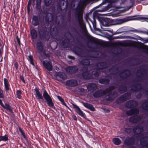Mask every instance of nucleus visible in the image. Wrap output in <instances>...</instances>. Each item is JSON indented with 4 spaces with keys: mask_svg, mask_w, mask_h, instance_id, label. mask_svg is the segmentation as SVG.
I'll list each match as a JSON object with an SVG mask.
<instances>
[{
    "mask_svg": "<svg viewBox=\"0 0 148 148\" xmlns=\"http://www.w3.org/2000/svg\"><path fill=\"white\" fill-rule=\"evenodd\" d=\"M34 90L36 92L35 96L38 99H41L42 100L43 99L42 95L41 93L39 91V89L38 88H36L34 89Z\"/></svg>",
    "mask_w": 148,
    "mask_h": 148,
    "instance_id": "nucleus-26",
    "label": "nucleus"
},
{
    "mask_svg": "<svg viewBox=\"0 0 148 148\" xmlns=\"http://www.w3.org/2000/svg\"><path fill=\"white\" fill-rule=\"evenodd\" d=\"M135 139L133 137H130L125 139L124 141L125 144L127 145L132 146L135 144Z\"/></svg>",
    "mask_w": 148,
    "mask_h": 148,
    "instance_id": "nucleus-13",
    "label": "nucleus"
},
{
    "mask_svg": "<svg viewBox=\"0 0 148 148\" xmlns=\"http://www.w3.org/2000/svg\"><path fill=\"white\" fill-rule=\"evenodd\" d=\"M139 112L138 109L137 108L131 109L127 111L126 113L128 115H132L133 114H137Z\"/></svg>",
    "mask_w": 148,
    "mask_h": 148,
    "instance_id": "nucleus-24",
    "label": "nucleus"
},
{
    "mask_svg": "<svg viewBox=\"0 0 148 148\" xmlns=\"http://www.w3.org/2000/svg\"><path fill=\"white\" fill-rule=\"evenodd\" d=\"M43 89V97L47 102L48 106L52 108H55L54 103L52 99L48 94L45 89Z\"/></svg>",
    "mask_w": 148,
    "mask_h": 148,
    "instance_id": "nucleus-6",
    "label": "nucleus"
},
{
    "mask_svg": "<svg viewBox=\"0 0 148 148\" xmlns=\"http://www.w3.org/2000/svg\"><path fill=\"white\" fill-rule=\"evenodd\" d=\"M65 2V1L64 0H59L58 5L60 6V9L61 10H62L61 7L62 6H64Z\"/></svg>",
    "mask_w": 148,
    "mask_h": 148,
    "instance_id": "nucleus-41",
    "label": "nucleus"
},
{
    "mask_svg": "<svg viewBox=\"0 0 148 148\" xmlns=\"http://www.w3.org/2000/svg\"><path fill=\"white\" fill-rule=\"evenodd\" d=\"M80 63L82 65L85 66L90 65V62L89 59H84L82 60Z\"/></svg>",
    "mask_w": 148,
    "mask_h": 148,
    "instance_id": "nucleus-35",
    "label": "nucleus"
},
{
    "mask_svg": "<svg viewBox=\"0 0 148 148\" xmlns=\"http://www.w3.org/2000/svg\"><path fill=\"white\" fill-rule=\"evenodd\" d=\"M52 0H45L44 3L46 6H48L51 4Z\"/></svg>",
    "mask_w": 148,
    "mask_h": 148,
    "instance_id": "nucleus-45",
    "label": "nucleus"
},
{
    "mask_svg": "<svg viewBox=\"0 0 148 148\" xmlns=\"http://www.w3.org/2000/svg\"><path fill=\"white\" fill-rule=\"evenodd\" d=\"M125 105L126 108H131L137 107L138 105V103L136 101L130 100L126 102Z\"/></svg>",
    "mask_w": 148,
    "mask_h": 148,
    "instance_id": "nucleus-12",
    "label": "nucleus"
},
{
    "mask_svg": "<svg viewBox=\"0 0 148 148\" xmlns=\"http://www.w3.org/2000/svg\"><path fill=\"white\" fill-rule=\"evenodd\" d=\"M97 88V85L94 83H90L88 84L87 86V89L88 91L90 92H93L96 90Z\"/></svg>",
    "mask_w": 148,
    "mask_h": 148,
    "instance_id": "nucleus-19",
    "label": "nucleus"
},
{
    "mask_svg": "<svg viewBox=\"0 0 148 148\" xmlns=\"http://www.w3.org/2000/svg\"><path fill=\"white\" fill-rule=\"evenodd\" d=\"M142 97V94L140 92L138 93L136 96V98L138 99H140Z\"/></svg>",
    "mask_w": 148,
    "mask_h": 148,
    "instance_id": "nucleus-50",
    "label": "nucleus"
},
{
    "mask_svg": "<svg viewBox=\"0 0 148 148\" xmlns=\"http://www.w3.org/2000/svg\"><path fill=\"white\" fill-rule=\"evenodd\" d=\"M3 47L0 48V56H2L3 52Z\"/></svg>",
    "mask_w": 148,
    "mask_h": 148,
    "instance_id": "nucleus-57",
    "label": "nucleus"
},
{
    "mask_svg": "<svg viewBox=\"0 0 148 148\" xmlns=\"http://www.w3.org/2000/svg\"><path fill=\"white\" fill-rule=\"evenodd\" d=\"M88 43L95 45L97 47H108L111 45V43L109 44L107 42L101 41L98 39L92 36H89L87 37Z\"/></svg>",
    "mask_w": 148,
    "mask_h": 148,
    "instance_id": "nucleus-3",
    "label": "nucleus"
},
{
    "mask_svg": "<svg viewBox=\"0 0 148 148\" xmlns=\"http://www.w3.org/2000/svg\"><path fill=\"white\" fill-rule=\"evenodd\" d=\"M74 108L76 112L80 116L84 117L85 116V114L81 110L80 108L77 105L74 103H72Z\"/></svg>",
    "mask_w": 148,
    "mask_h": 148,
    "instance_id": "nucleus-23",
    "label": "nucleus"
},
{
    "mask_svg": "<svg viewBox=\"0 0 148 148\" xmlns=\"http://www.w3.org/2000/svg\"><path fill=\"white\" fill-rule=\"evenodd\" d=\"M140 116L136 115L130 117L129 118V121L131 123H135L140 121Z\"/></svg>",
    "mask_w": 148,
    "mask_h": 148,
    "instance_id": "nucleus-21",
    "label": "nucleus"
},
{
    "mask_svg": "<svg viewBox=\"0 0 148 148\" xmlns=\"http://www.w3.org/2000/svg\"><path fill=\"white\" fill-rule=\"evenodd\" d=\"M66 85L71 87L76 86L78 85L77 82L76 80L73 79L67 80L66 82Z\"/></svg>",
    "mask_w": 148,
    "mask_h": 148,
    "instance_id": "nucleus-16",
    "label": "nucleus"
},
{
    "mask_svg": "<svg viewBox=\"0 0 148 148\" xmlns=\"http://www.w3.org/2000/svg\"><path fill=\"white\" fill-rule=\"evenodd\" d=\"M22 92L21 90H18L16 92V95L17 97L19 99H21V98Z\"/></svg>",
    "mask_w": 148,
    "mask_h": 148,
    "instance_id": "nucleus-42",
    "label": "nucleus"
},
{
    "mask_svg": "<svg viewBox=\"0 0 148 148\" xmlns=\"http://www.w3.org/2000/svg\"><path fill=\"white\" fill-rule=\"evenodd\" d=\"M85 19L86 20V21H87V20L88 19L90 21L91 20L89 18V16L88 15H86L85 16Z\"/></svg>",
    "mask_w": 148,
    "mask_h": 148,
    "instance_id": "nucleus-58",
    "label": "nucleus"
},
{
    "mask_svg": "<svg viewBox=\"0 0 148 148\" xmlns=\"http://www.w3.org/2000/svg\"><path fill=\"white\" fill-rule=\"evenodd\" d=\"M131 71L128 69L123 70L119 74V75L121 80H124L129 77L131 75Z\"/></svg>",
    "mask_w": 148,
    "mask_h": 148,
    "instance_id": "nucleus-8",
    "label": "nucleus"
},
{
    "mask_svg": "<svg viewBox=\"0 0 148 148\" xmlns=\"http://www.w3.org/2000/svg\"><path fill=\"white\" fill-rule=\"evenodd\" d=\"M69 43L70 40L68 38H65L62 42V44L64 48L67 47L69 44Z\"/></svg>",
    "mask_w": 148,
    "mask_h": 148,
    "instance_id": "nucleus-33",
    "label": "nucleus"
},
{
    "mask_svg": "<svg viewBox=\"0 0 148 148\" xmlns=\"http://www.w3.org/2000/svg\"><path fill=\"white\" fill-rule=\"evenodd\" d=\"M30 33L31 36V39L33 41L37 38V33L36 30L35 29H32L31 30Z\"/></svg>",
    "mask_w": 148,
    "mask_h": 148,
    "instance_id": "nucleus-28",
    "label": "nucleus"
},
{
    "mask_svg": "<svg viewBox=\"0 0 148 148\" xmlns=\"http://www.w3.org/2000/svg\"><path fill=\"white\" fill-rule=\"evenodd\" d=\"M63 104V105L65 106H66L67 108H68L69 109V107L67 106L66 105V103L64 102H64H62Z\"/></svg>",
    "mask_w": 148,
    "mask_h": 148,
    "instance_id": "nucleus-60",
    "label": "nucleus"
},
{
    "mask_svg": "<svg viewBox=\"0 0 148 148\" xmlns=\"http://www.w3.org/2000/svg\"><path fill=\"white\" fill-rule=\"evenodd\" d=\"M14 68H15L16 70H17L18 68L19 65L17 62H16L14 63Z\"/></svg>",
    "mask_w": 148,
    "mask_h": 148,
    "instance_id": "nucleus-51",
    "label": "nucleus"
},
{
    "mask_svg": "<svg viewBox=\"0 0 148 148\" xmlns=\"http://www.w3.org/2000/svg\"><path fill=\"white\" fill-rule=\"evenodd\" d=\"M140 145L143 147L147 146L148 145V137L144 136L141 138L140 140Z\"/></svg>",
    "mask_w": 148,
    "mask_h": 148,
    "instance_id": "nucleus-20",
    "label": "nucleus"
},
{
    "mask_svg": "<svg viewBox=\"0 0 148 148\" xmlns=\"http://www.w3.org/2000/svg\"><path fill=\"white\" fill-rule=\"evenodd\" d=\"M83 71L85 70L84 72L82 74L83 77L85 79H90L93 78V76L95 77H98L100 74V72L97 71H93L91 73H90L89 71L88 70V68H83Z\"/></svg>",
    "mask_w": 148,
    "mask_h": 148,
    "instance_id": "nucleus-4",
    "label": "nucleus"
},
{
    "mask_svg": "<svg viewBox=\"0 0 148 148\" xmlns=\"http://www.w3.org/2000/svg\"><path fill=\"white\" fill-rule=\"evenodd\" d=\"M78 70V68L76 66H73L66 67L65 69L66 71L70 74H73L76 73Z\"/></svg>",
    "mask_w": 148,
    "mask_h": 148,
    "instance_id": "nucleus-14",
    "label": "nucleus"
},
{
    "mask_svg": "<svg viewBox=\"0 0 148 148\" xmlns=\"http://www.w3.org/2000/svg\"><path fill=\"white\" fill-rule=\"evenodd\" d=\"M82 103L85 107L91 111H95V108L92 105L87 103H84L83 102H82Z\"/></svg>",
    "mask_w": 148,
    "mask_h": 148,
    "instance_id": "nucleus-27",
    "label": "nucleus"
},
{
    "mask_svg": "<svg viewBox=\"0 0 148 148\" xmlns=\"http://www.w3.org/2000/svg\"><path fill=\"white\" fill-rule=\"evenodd\" d=\"M132 130V128L130 127L126 128L125 129V132L127 134H130L131 133Z\"/></svg>",
    "mask_w": 148,
    "mask_h": 148,
    "instance_id": "nucleus-46",
    "label": "nucleus"
},
{
    "mask_svg": "<svg viewBox=\"0 0 148 148\" xmlns=\"http://www.w3.org/2000/svg\"><path fill=\"white\" fill-rule=\"evenodd\" d=\"M18 129L23 137L25 138L26 136L25 135L24 132H23V131L21 129L20 127H18Z\"/></svg>",
    "mask_w": 148,
    "mask_h": 148,
    "instance_id": "nucleus-47",
    "label": "nucleus"
},
{
    "mask_svg": "<svg viewBox=\"0 0 148 148\" xmlns=\"http://www.w3.org/2000/svg\"><path fill=\"white\" fill-rule=\"evenodd\" d=\"M75 53L78 56L81 57H86L85 51L82 48L77 47L75 50Z\"/></svg>",
    "mask_w": 148,
    "mask_h": 148,
    "instance_id": "nucleus-18",
    "label": "nucleus"
},
{
    "mask_svg": "<svg viewBox=\"0 0 148 148\" xmlns=\"http://www.w3.org/2000/svg\"><path fill=\"white\" fill-rule=\"evenodd\" d=\"M134 133L136 135H138L144 131V127L143 126L140 125H135L133 129Z\"/></svg>",
    "mask_w": 148,
    "mask_h": 148,
    "instance_id": "nucleus-10",
    "label": "nucleus"
},
{
    "mask_svg": "<svg viewBox=\"0 0 148 148\" xmlns=\"http://www.w3.org/2000/svg\"><path fill=\"white\" fill-rule=\"evenodd\" d=\"M58 99L62 102H64V100L62 99V97L58 96H57Z\"/></svg>",
    "mask_w": 148,
    "mask_h": 148,
    "instance_id": "nucleus-52",
    "label": "nucleus"
},
{
    "mask_svg": "<svg viewBox=\"0 0 148 148\" xmlns=\"http://www.w3.org/2000/svg\"><path fill=\"white\" fill-rule=\"evenodd\" d=\"M141 78H140V79H139V80L137 79V80L136 81H135V79H134L133 80L132 82H139L141 80ZM141 80H142V79H141Z\"/></svg>",
    "mask_w": 148,
    "mask_h": 148,
    "instance_id": "nucleus-59",
    "label": "nucleus"
},
{
    "mask_svg": "<svg viewBox=\"0 0 148 148\" xmlns=\"http://www.w3.org/2000/svg\"><path fill=\"white\" fill-rule=\"evenodd\" d=\"M12 114H13L11 115L10 117L11 120L12 121H13V120H14L15 117V115L14 114V113Z\"/></svg>",
    "mask_w": 148,
    "mask_h": 148,
    "instance_id": "nucleus-55",
    "label": "nucleus"
},
{
    "mask_svg": "<svg viewBox=\"0 0 148 148\" xmlns=\"http://www.w3.org/2000/svg\"><path fill=\"white\" fill-rule=\"evenodd\" d=\"M68 57L69 58L73 60H74L75 59V58L74 56L70 55L68 56Z\"/></svg>",
    "mask_w": 148,
    "mask_h": 148,
    "instance_id": "nucleus-56",
    "label": "nucleus"
},
{
    "mask_svg": "<svg viewBox=\"0 0 148 148\" xmlns=\"http://www.w3.org/2000/svg\"><path fill=\"white\" fill-rule=\"evenodd\" d=\"M93 19L92 21V20H90V21H91L92 24L93 28L95 29L96 28V22L95 19V17L94 15H93Z\"/></svg>",
    "mask_w": 148,
    "mask_h": 148,
    "instance_id": "nucleus-40",
    "label": "nucleus"
},
{
    "mask_svg": "<svg viewBox=\"0 0 148 148\" xmlns=\"http://www.w3.org/2000/svg\"><path fill=\"white\" fill-rule=\"evenodd\" d=\"M28 59L29 60L30 63L33 65L34 66V64L33 62V59L32 56L30 55L28 56Z\"/></svg>",
    "mask_w": 148,
    "mask_h": 148,
    "instance_id": "nucleus-44",
    "label": "nucleus"
},
{
    "mask_svg": "<svg viewBox=\"0 0 148 148\" xmlns=\"http://www.w3.org/2000/svg\"><path fill=\"white\" fill-rule=\"evenodd\" d=\"M52 22V21H49V18L46 15L45 17V22L44 23L37 27V29L39 37L42 40L48 41L50 37H52L54 34L55 28H52L51 25L49 27V25Z\"/></svg>",
    "mask_w": 148,
    "mask_h": 148,
    "instance_id": "nucleus-1",
    "label": "nucleus"
},
{
    "mask_svg": "<svg viewBox=\"0 0 148 148\" xmlns=\"http://www.w3.org/2000/svg\"><path fill=\"white\" fill-rule=\"evenodd\" d=\"M56 79L58 81H60L61 79H66L67 78V76L64 73L60 72H57L55 74Z\"/></svg>",
    "mask_w": 148,
    "mask_h": 148,
    "instance_id": "nucleus-11",
    "label": "nucleus"
},
{
    "mask_svg": "<svg viewBox=\"0 0 148 148\" xmlns=\"http://www.w3.org/2000/svg\"><path fill=\"white\" fill-rule=\"evenodd\" d=\"M4 94L3 90L0 88V105L4 109L9 111L11 113H13V108L8 104L6 103L5 105L3 103L2 99L4 98Z\"/></svg>",
    "mask_w": 148,
    "mask_h": 148,
    "instance_id": "nucleus-5",
    "label": "nucleus"
},
{
    "mask_svg": "<svg viewBox=\"0 0 148 148\" xmlns=\"http://www.w3.org/2000/svg\"><path fill=\"white\" fill-rule=\"evenodd\" d=\"M110 80L109 78L107 77L103 78H100L99 80V82L102 84L106 85L108 84L110 82Z\"/></svg>",
    "mask_w": 148,
    "mask_h": 148,
    "instance_id": "nucleus-29",
    "label": "nucleus"
},
{
    "mask_svg": "<svg viewBox=\"0 0 148 148\" xmlns=\"http://www.w3.org/2000/svg\"><path fill=\"white\" fill-rule=\"evenodd\" d=\"M20 79L22 81V82L24 83H25V82L24 79V77L23 75H21L20 76Z\"/></svg>",
    "mask_w": 148,
    "mask_h": 148,
    "instance_id": "nucleus-54",
    "label": "nucleus"
},
{
    "mask_svg": "<svg viewBox=\"0 0 148 148\" xmlns=\"http://www.w3.org/2000/svg\"><path fill=\"white\" fill-rule=\"evenodd\" d=\"M126 101V99H125L124 95H123L116 100V102L119 104L120 103Z\"/></svg>",
    "mask_w": 148,
    "mask_h": 148,
    "instance_id": "nucleus-36",
    "label": "nucleus"
},
{
    "mask_svg": "<svg viewBox=\"0 0 148 148\" xmlns=\"http://www.w3.org/2000/svg\"><path fill=\"white\" fill-rule=\"evenodd\" d=\"M132 86L134 88H131V90L133 91L136 92L140 90L143 89V86L141 84L136 83L135 85H133Z\"/></svg>",
    "mask_w": 148,
    "mask_h": 148,
    "instance_id": "nucleus-22",
    "label": "nucleus"
},
{
    "mask_svg": "<svg viewBox=\"0 0 148 148\" xmlns=\"http://www.w3.org/2000/svg\"><path fill=\"white\" fill-rule=\"evenodd\" d=\"M140 70L143 72H142L140 71H138L136 73H140L139 75L138 76V78H137V79L139 80L140 79V78H141L142 77H143L145 76V73L146 72V70L144 69H142Z\"/></svg>",
    "mask_w": 148,
    "mask_h": 148,
    "instance_id": "nucleus-34",
    "label": "nucleus"
},
{
    "mask_svg": "<svg viewBox=\"0 0 148 148\" xmlns=\"http://www.w3.org/2000/svg\"><path fill=\"white\" fill-rule=\"evenodd\" d=\"M36 47L38 52L40 53L43 51V45L41 42H38L37 43Z\"/></svg>",
    "mask_w": 148,
    "mask_h": 148,
    "instance_id": "nucleus-30",
    "label": "nucleus"
},
{
    "mask_svg": "<svg viewBox=\"0 0 148 148\" xmlns=\"http://www.w3.org/2000/svg\"><path fill=\"white\" fill-rule=\"evenodd\" d=\"M73 118L74 120L76 121L77 120V118L76 116H73Z\"/></svg>",
    "mask_w": 148,
    "mask_h": 148,
    "instance_id": "nucleus-62",
    "label": "nucleus"
},
{
    "mask_svg": "<svg viewBox=\"0 0 148 148\" xmlns=\"http://www.w3.org/2000/svg\"><path fill=\"white\" fill-rule=\"evenodd\" d=\"M141 107L143 109L148 110V101H145L142 103Z\"/></svg>",
    "mask_w": 148,
    "mask_h": 148,
    "instance_id": "nucleus-39",
    "label": "nucleus"
},
{
    "mask_svg": "<svg viewBox=\"0 0 148 148\" xmlns=\"http://www.w3.org/2000/svg\"><path fill=\"white\" fill-rule=\"evenodd\" d=\"M53 43H54L55 45H56V46H55V47H54V48H53V49H55L56 48H57V42H53Z\"/></svg>",
    "mask_w": 148,
    "mask_h": 148,
    "instance_id": "nucleus-63",
    "label": "nucleus"
},
{
    "mask_svg": "<svg viewBox=\"0 0 148 148\" xmlns=\"http://www.w3.org/2000/svg\"><path fill=\"white\" fill-rule=\"evenodd\" d=\"M112 141L116 145H120L121 143V140L118 138H113Z\"/></svg>",
    "mask_w": 148,
    "mask_h": 148,
    "instance_id": "nucleus-37",
    "label": "nucleus"
},
{
    "mask_svg": "<svg viewBox=\"0 0 148 148\" xmlns=\"http://www.w3.org/2000/svg\"><path fill=\"white\" fill-rule=\"evenodd\" d=\"M42 63L44 67L48 71H50L53 69V66L51 62L48 60H44Z\"/></svg>",
    "mask_w": 148,
    "mask_h": 148,
    "instance_id": "nucleus-15",
    "label": "nucleus"
},
{
    "mask_svg": "<svg viewBox=\"0 0 148 148\" xmlns=\"http://www.w3.org/2000/svg\"><path fill=\"white\" fill-rule=\"evenodd\" d=\"M127 90V87L125 86L121 85L119 86L118 88V91L120 93H123Z\"/></svg>",
    "mask_w": 148,
    "mask_h": 148,
    "instance_id": "nucleus-25",
    "label": "nucleus"
},
{
    "mask_svg": "<svg viewBox=\"0 0 148 148\" xmlns=\"http://www.w3.org/2000/svg\"><path fill=\"white\" fill-rule=\"evenodd\" d=\"M101 25L104 26H109L111 25V21L110 19L104 18L100 21Z\"/></svg>",
    "mask_w": 148,
    "mask_h": 148,
    "instance_id": "nucleus-17",
    "label": "nucleus"
},
{
    "mask_svg": "<svg viewBox=\"0 0 148 148\" xmlns=\"http://www.w3.org/2000/svg\"><path fill=\"white\" fill-rule=\"evenodd\" d=\"M16 38L17 42L18 44L20 46L21 42H20V39L19 38L18 36H17V37H16Z\"/></svg>",
    "mask_w": 148,
    "mask_h": 148,
    "instance_id": "nucleus-53",
    "label": "nucleus"
},
{
    "mask_svg": "<svg viewBox=\"0 0 148 148\" xmlns=\"http://www.w3.org/2000/svg\"><path fill=\"white\" fill-rule=\"evenodd\" d=\"M128 148H136V147L134 146H131L129 147Z\"/></svg>",
    "mask_w": 148,
    "mask_h": 148,
    "instance_id": "nucleus-64",
    "label": "nucleus"
},
{
    "mask_svg": "<svg viewBox=\"0 0 148 148\" xmlns=\"http://www.w3.org/2000/svg\"><path fill=\"white\" fill-rule=\"evenodd\" d=\"M110 66L109 64L105 62L98 63L95 65L96 69L98 70L107 69Z\"/></svg>",
    "mask_w": 148,
    "mask_h": 148,
    "instance_id": "nucleus-9",
    "label": "nucleus"
},
{
    "mask_svg": "<svg viewBox=\"0 0 148 148\" xmlns=\"http://www.w3.org/2000/svg\"><path fill=\"white\" fill-rule=\"evenodd\" d=\"M4 85L5 90L7 92L10 89V84L8 79L6 78L4 79Z\"/></svg>",
    "mask_w": 148,
    "mask_h": 148,
    "instance_id": "nucleus-31",
    "label": "nucleus"
},
{
    "mask_svg": "<svg viewBox=\"0 0 148 148\" xmlns=\"http://www.w3.org/2000/svg\"><path fill=\"white\" fill-rule=\"evenodd\" d=\"M8 140V136L7 134H5L3 136H0V141H7Z\"/></svg>",
    "mask_w": 148,
    "mask_h": 148,
    "instance_id": "nucleus-38",
    "label": "nucleus"
},
{
    "mask_svg": "<svg viewBox=\"0 0 148 148\" xmlns=\"http://www.w3.org/2000/svg\"><path fill=\"white\" fill-rule=\"evenodd\" d=\"M133 16H128L122 19H112V25L120 24L129 21L134 19Z\"/></svg>",
    "mask_w": 148,
    "mask_h": 148,
    "instance_id": "nucleus-7",
    "label": "nucleus"
},
{
    "mask_svg": "<svg viewBox=\"0 0 148 148\" xmlns=\"http://www.w3.org/2000/svg\"><path fill=\"white\" fill-rule=\"evenodd\" d=\"M130 31L132 32L135 33H140L141 32L140 31L137 30V29H133L130 30Z\"/></svg>",
    "mask_w": 148,
    "mask_h": 148,
    "instance_id": "nucleus-49",
    "label": "nucleus"
},
{
    "mask_svg": "<svg viewBox=\"0 0 148 148\" xmlns=\"http://www.w3.org/2000/svg\"><path fill=\"white\" fill-rule=\"evenodd\" d=\"M79 91L82 92H83L84 91V89L83 88H81L79 89Z\"/></svg>",
    "mask_w": 148,
    "mask_h": 148,
    "instance_id": "nucleus-61",
    "label": "nucleus"
},
{
    "mask_svg": "<svg viewBox=\"0 0 148 148\" xmlns=\"http://www.w3.org/2000/svg\"><path fill=\"white\" fill-rule=\"evenodd\" d=\"M126 100L130 99L131 97V94L130 92H127L123 94Z\"/></svg>",
    "mask_w": 148,
    "mask_h": 148,
    "instance_id": "nucleus-43",
    "label": "nucleus"
},
{
    "mask_svg": "<svg viewBox=\"0 0 148 148\" xmlns=\"http://www.w3.org/2000/svg\"><path fill=\"white\" fill-rule=\"evenodd\" d=\"M41 4V2H36V8L37 10L40 9Z\"/></svg>",
    "mask_w": 148,
    "mask_h": 148,
    "instance_id": "nucleus-48",
    "label": "nucleus"
},
{
    "mask_svg": "<svg viewBox=\"0 0 148 148\" xmlns=\"http://www.w3.org/2000/svg\"><path fill=\"white\" fill-rule=\"evenodd\" d=\"M32 23L33 25L36 26L38 25L39 24V20L38 17L37 16H34L32 18Z\"/></svg>",
    "mask_w": 148,
    "mask_h": 148,
    "instance_id": "nucleus-32",
    "label": "nucleus"
},
{
    "mask_svg": "<svg viewBox=\"0 0 148 148\" xmlns=\"http://www.w3.org/2000/svg\"><path fill=\"white\" fill-rule=\"evenodd\" d=\"M106 95H108L106 97L107 100H111V86H109V88L106 89L105 90H98L93 94V97L96 98H98Z\"/></svg>",
    "mask_w": 148,
    "mask_h": 148,
    "instance_id": "nucleus-2",
    "label": "nucleus"
}]
</instances>
